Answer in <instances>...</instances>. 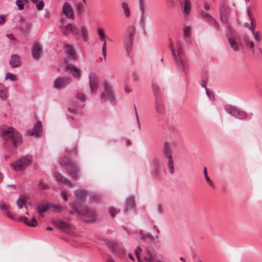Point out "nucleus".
<instances>
[{"instance_id":"nucleus-2","label":"nucleus","mask_w":262,"mask_h":262,"mask_svg":"<svg viewBox=\"0 0 262 262\" xmlns=\"http://www.w3.org/2000/svg\"><path fill=\"white\" fill-rule=\"evenodd\" d=\"M60 29L61 32L65 35L71 33L74 38L76 39H78L81 36L83 41H87L88 40L87 29L84 25L77 27L74 24H69L67 25H61Z\"/></svg>"},{"instance_id":"nucleus-54","label":"nucleus","mask_w":262,"mask_h":262,"mask_svg":"<svg viewBox=\"0 0 262 262\" xmlns=\"http://www.w3.org/2000/svg\"><path fill=\"white\" fill-rule=\"evenodd\" d=\"M141 249L140 247H137L135 250V254L139 262H141V258L140 257V253Z\"/></svg>"},{"instance_id":"nucleus-17","label":"nucleus","mask_w":262,"mask_h":262,"mask_svg":"<svg viewBox=\"0 0 262 262\" xmlns=\"http://www.w3.org/2000/svg\"><path fill=\"white\" fill-rule=\"evenodd\" d=\"M67 56L69 59L76 60L77 56L75 50L73 47L69 44L66 45L64 48Z\"/></svg>"},{"instance_id":"nucleus-46","label":"nucleus","mask_w":262,"mask_h":262,"mask_svg":"<svg viewBox=\"0 0 262 262\" xmlns=\"http://www.w3.org/2000/svg\"><path fill=\"white\" fill-rule=\"evenodd\" d=\"M45 6L44 2L42 0L39 1L36 4V8L38 11H41L43 9Z\"/></svg>"},{"instance_id":"nucleus-27","label":"nucleus","mask_w":262,"mask_h":262,"mask_svg":"<svg viewBox=\"0 0 262 262\" xmlns=\"http://www.w3.org/2000/svg\"><path fill=\"white\" fill-rule=\"evenodd\" d=\"M50 204H39L37 207V212L38 213L41 214L50 209Z\"/></svg>"},{"instance_id":"nucleus-52","label":"nucleus","mask_w":262,"mask_h":262,"mask_svg":"<svg viewBox=\"0 0 262 262\" xmlns=\"http://www.w3.org/2000/svg\"><path fill=\"white\" fill-rule=\"evenodd\" d=\"M16 5L18 7L19 10H22L24 9L25 3L21 0H16Z\"/></svg>"},{"instance_id":"nucleus-12","label":"nucleus","mask_w":262,"mask_h":262,"mask_svg":"<svg viewBox=\"0 0 262 262\" xmlns=\"http://www.w3.org/2000/svg\"><path fill=\"white\" fill-rule=\"evenodd\" d=\"M70 83V79L67 77H58L54 82V86L56 89H61Z\"/></svg>"},{"instance_id":"nucleus-24","label":"nucleus","mask_w":262,"mask_h":262,"mask_svg":"<svg viewBox=\"0 0 262 262\" xmlns=\"http://www.w3.org/2000/svg\"><path fill=\"white\" fill-rule=\"evenodd\" d=\"M135 206L134 199L133 196H129L126 199L124 207L125 212L128 211V208H133Z\"/></svg>"},{"instance_id":"nucleus-49","label":"nucleus","mask_w":262,"mask_h":262,"mask_svg":"<svg viewBox=\"0 0 262 262\" xmlns=\"http://www.w3.org/2000/svg\"><path fill=\"white\" fill-rule=\"evenodd\" d=\"M83 5L80 3L77 4L76 10L79 14H81L83 13Z\"/></svg>"},{"instance_id":"nucleus-15","label":"nucleus","mask_w":262,"mask_h":262,"mask_svg":"<svg viewBox=\"0 0 262 262\" xmlns=\"http://www.w3.org/2000/svg\"><path fill=\"white\" fill-rule=\"evenodd\" d=\"M32 57L35 59H38L42 54V47L38 42L35 43L31 48Z\"/></svg>"},{"instance_id":"nucleus-48","label":"nucleus","mask_w":262,"mask_h":262,"mask_svg":"<svg viewBox=\"0 0 262 262\" xmlns=\"http://www.w3.org/2000/svg\"><path fill=\"white\" fill-rule=\"evenodd\" d=\"M6 79H9L11 81H15L16 80V76L11 73H7L6 76Z\"/></svg>"},{"instance_id":"nucleus-26","label":"nucleus","mask_w":262,"mask_h":262,"mask_svg":"<svg viewBox=\"0 0 262 262\" xmlns=\"http://www.w3.org/2000/svg\"><path fill=\"white\" fill-rule=\"evenodd\" d=\"M201 15L206 18L207 20L213 23L216 26H217L216 21L207 12L202 11L201 12Z\"/></svg>"},{"instance_id":"nucleus-63","label":"nucleus","mask_w":262,"mask_h":262,"mask_svg":"<svg viewBox=\"0 0 262 262\" xmlns=\"http://www.w3.org/2000/svg\"><path fill=\"white\" fill-rule=\"evenodd\" d=\"M132 77L134 81H137L138 79V75L136 72L133 73Z\"/></svg>"},{"instance_id":"nucleus-5","label":"nucleus","mask_w":262,"mask_h":262,"mask_svg":"<svg viewBox=\"0 0 262 262\" xmlns=\"http://www.w3.org/2000/svg\"><path fill=\"white\" fill-rule=\"evenodd\" d=\"M135 29L133 27L128 28L123 38V46L128 55L132 50L133 42L135 37Z\"/></svg>"},{"instance_id":"nucleus-9","label":"nucleus","mask_w":262,"mask_h":262,"mask_svg":"<svg viewBox=\"0 0 262 262\" xmlns=\"http://www.w3.org/2000/svg\"><path fill=\"white\" fill-rule=\"evenodd\" d=\"M77 212L84 218L86 222H92L96 220L95 211L92 209H89L86 207H82L78 209Z\"/></svg>"},{"instance_id":"nucleus-1","label":"nucleus","mask_w":262,"mask_h":262,"mask_svg":"<svg viewBox=\"0 0 262 262\" xmlns=\"http://www.w3.org/2000/svg\"><path fill=\"white\" fill-rule=\"evenodd\" d=\"M0 134L8 146L12 145L16 148L21 142L20 135L13 127H1Z\"/></svg>"},{"instance_id":"nucleus-40","label":"nucleus","mask_w":262,"mask_h":262,"mask_svg":"<svg viewBox=\"0 0 262 262\" xmlns=\"http://www.w3.org/2000/svg\"><path fill=\"white\" fill-rule=\"evenodd\" d=\"M122 6L125 16L127 17L129 16L130 15V11L127 3L125 2L122 3Z\"/></svg>"},{"instance_id":"nucleus-51","label":"nucleus","mask_w":262,"mask_h":262,"mask_svg":"<svg viewBox=\"0 0 262 262\" xmlns=\"http://www.w3.org/2000/svg\"><path fill=\"white\" fill-rule=\"evenodd\" d=\"M76 97L77 99L81 100L82 102H84L85 100V95L81 93H80V92L77 93Z\"/></svg>"},{"instance_id":"nucleus-64","label":"nucleus","mask_w":262,"mask_h":262,"mask_svg":"<svg viewBox=\"0 0 262 262\" xmlns=\"http://www.w3.org/2000/svg\"><path fill=\"white\" fill-rule=\"evenodd\" d=\"M7 216L12 220H15V217L11 214L10 212L9 211H7Z\"/></svg>"},{"instance_id":"nucleus-45","label":"nucleus","mask_w":262,"mask_h":262,"mask_svg":"<svg viewBox=\"0 0 262 262\" xmlns=\"http://www.w3.org/2000/svg\"><path fill=\"white\" fill-rule=\"evenodd\" d=\"M103 41V45H102V53L104 57V59L106 60V42L105 41V39H104V41Z\"/></svg>"},{"instance_id":"nucleus-60","label":"nucleus","mask_w":262,"mask_h":262,"mask_svg":"<svg viewBox=\"0 0 262 262\" xmlns=\"http://www.w3.org/2000/svg\"><path fill=\"white\" fill-rule=\"evenodd\" d=\"M206 93L211 100H213L214 99L213 94L211 92H209L208 89H206Z\"/></svg>"},{"instance_id":"nucleus-38","label":"nucleus","mask_w":262,"mask_h":262,"mask_svg":"<svg viewBox=\"0 0 262 262\" xmlns=\"http://www.w3.org/2000/svg\"><path fill=\"white\" fill-rule=\"evenodd\" d=\"M31 28V24L29 23H25L21 26V29L25 33L29 32Z\"/></svg>"},{"instance_id":"nucleus-41","label":"nucleus","mask_w":262,"mask_h":262,"mask_svg":"<svg viewBox=\"0 0 262 262\" xmlns=\"http://www.w3.org/2000/svg\"><path fill=\"white\" fill-rule=\"evenodd\" d=\"M50 209L55 212H60L62 211V207L59 205L50 204Z\"/></svg>"},{"instance_id":"nucleus-32","label":"nucleus","mask_w":262,"mask_h":262,"mask_svg":"<svg viewBox=\"0 0 262 262\" xmlns=\"http://www.w3.org/2000/svg\"><path fill=\"white\" fill-rule=\"evenodd\" d=\"M243 43L248 49H253L254 47V43L251 41L248 37H244L243 39Z\"/></svg>"},{"instance_id":"nucleus-4","label":"nucleus","mask_w":262,"mask_h":262,"mask_svg":"<svg viewBox=\"0 0 262 262\" xmlns=\"http://www.w3.org/2000/svg\"><path fill=\"white\" fill-rule=\"evenodd\" d=\"M60 164L61 166L66 167V170L75 178L79 176V169L76 164L70 159L63 157L61 159Z\"/></svg>"},{"instance_id":"nucleus-44","label":"nucleus","mask_w":262,"mask_h":262,"mask_svg":"<svg viewBox=\"0 0 262 262\" xmlns=\"http://www.w3.org/2000/svg\"><path fill=\"white\" fill-rule=\"evenodd\" d=\"M134 110H135V117H136V122H137V124L138 125V129L139 130H141V125H140V121H139L138 113L137 112V110L135 105H134Z\"/></svg>"},{"instance_id":"nucleus-30","label":"nucleus","mask_w":262,"mask_h":262,"mask_svg":"<svg viewBox=\"0 0 262 262\" xmlns=\"http://www.w3.org/2000/svg\"><path fill=\"white\" fill-rule=\"evenodd\" d=\"M8 94V90L3 84L0 83V97L5 99Z\"/></svg>"},{"instance_id":"nucleus-19","label":"nucleus","mask_w":262,"mask_h":262,"mask_svg":"<svg viewBox=\"0 0 262 262\" xmlns=\"http://www.w3.org/2000/svg\"><path fill=\"white\" fill-rule=\"evenodd\" d=\"M155 106V110L158 114L163 115L165 113V106L162 101L161 97L156 98Z\"/></svg>"},{"instance_id":"nucleus-47","label":"nucleus","mask_w":262,"mask_h":262,"mask_svg":"<svg viewBox=\"0 0 262 262\" xmlns=\"http://www.w3.org/2000/svg\"><path fill=\"white\" fill-rule=\"evenodd\" d=\"M17 205L19 208H21L24 206L27 207L25 200H21L20 198H19L17 201Z\"/></svg>"},{"instance_id":"nucleus-61","label":"nucleus","mask_w":262,"mask_h":262,"mask_svg":"<svg viewBox=\"0 0 262 262\" xmlns=\"http://www.w3.org/2000/svg\"><path fill=\"white\" fill-rule=\"evenodd\" d=\"M6 20L5 16L3 15H0V25H3Z\"/></svg>"},{"instance_id":"nucleus-37","label":"nucleus","mask_w":262,"mask_h":262,"mask_svg":"<svg viewBox=\"0 0 262 262\" xmlns=\"http://www.w3.org/2000/svg\"><path fill=\"white\" fill-rule=\"evenodd\" d=\"M247 116L248 114L246 112L239 110L235 117L239 119L245 120L247 118Z\"/></svg>"},{"instance_id":"nucleus-55","label":"nucleus","mask_w":262,"mask_h":262,"mask_svg":"<svg viewBox=\"0 0 262 262\" xmlns=\"http://www.w3.org/2000/svg\"><path fill=\"white\" fill-rule=\"evenodd\" d=\"M108 212L111 216L114 217L119 212V211L115 210L114 208H110L108 209Z\"/></svg>"},{"instance_id":"nucleus-29","label":"nucleus","mask_w":262,"mask_h":262,"mask_svg":"<svg viewBox=\"0 0 262 262\" xmlns=\"http://www.w3.org/2000/svg\"><path fill=\"white\" fill-rule=\"evenodd\" d=\"M139 8L141 11V21L143 23L145 21V7L143 0H139Z\"/></svg>"},{"instance_id":"nucleus-34","label":"nucleus","mask_w":262,"mask_h":262,"mask_svg":"<svg viewBox=\"0 0 262 262\" xmlns=\"http://www.w3.org/2000/svg\"><path fill=\"white\" fill-rule=\"evenodd\" d=\"M183 34L184 38H189L191 35L190 27L187 26H185L183 29Z\"/></svg>"},{"instance_id":"nucleus-22","label":"nucleus","mask_w":262,"mask_h":262,"mask_svg":"<svg viewBox=\"0 0 262 262\" xmlns=\"http://www.w3.org/2000/svg\"><path fill=\"white\" fill-rule=\"evenodd\" d=\"M225 110L227 113L235 117L237 116L239 111V110L236 107L230 105H226L225 106Z\"/></svg>"},{"instance_id":"nucleus-35","label":"nucleus","mask_w":262,"mask_h":262,"mask_svg":"<svg viewBox=\"0 0 262 262\" xmlns=\"http://www.w3.org/2000/svg\"><path fill=\"white\" fill-rule=\"evenodd\" d=\"M87 195L86 192L84 190H78L76 191L75 195L77 199H83Z\"/></svg>"},{"instance_id":"nucleus-20","label":"nucleus","mask_w":262,"mask_h":262,"mask_svg":"<svg viewBox=\"0 0 262 262\" xmlns=\"http://www.w3.org/2000/svg\"><path fill=\"white\" fill-rule=\"evenodd\" d=\"M144 259L147 262H164L158 259V255L156 253L151 251H148Z\"/></svg>"},{"instance_id":"nucleus-33","label":"nucleus","mask_w":262,"mask_h":262,"mask_svg":"<svg viewBox=\"0 0 262 262\" xmlns=\"http://www.w3.org/2000/svg\"><path fill=\"white\" fill-rule=\"evenodd\" d=\"M221 20L223 24H226L228 21L227 14L225 12L224 8H221L220 10Z\"/></svg>"},{"instance_id":"nucleus-25","label":"nucleus","mask_w":262,"mask_h":262,"mask_svg":"<svg viewBox=\"0 0 262 262\" xmlns=\"http://www.w3.org/2000/svg\"><path fill=\"white\" fill-rule=\"evenodd\" d=\"M163 152L165 156L168 159L171 158V148L170 145L168 143H165L164 146Z\"/></svg>"},{"instance_id":"nucleus-53","label":"nucleus","mask_w":262,"mask_h":262,"mask_svg":"<svg viewBox=\"0 0 262 262\" xmlns=\"http://www.w3.org/2000/svg\"><path fill=\"white\" fill-rule=\"evenodd\" d=\"M252 34L254 36L255 40L257 42H259L260 41V35L259 32H253Z\"/></svg>"},{"instance_id":"nucleus-42","label":"nucleus","mask_w":262,"mask_h":262,"mask_svg":"<svg viewBox=\"0 0 262 262\" xmlns=\"http://www.w3.org/2000/svg\"><path fill=\"white\" fill-rule=\"evenodd\" d=\"M168 167L170 173H173L174 172V165L172 158L168 159Z\"/></svg>"},{"instance_id":"nucleus-8","label":"nucleus","mask_w":262,"mask_h":262,"mask_svg":"<svg viewBox=\"0 0 262 262\" xmlns=\"http://www.w3.org/2000/svg\"><path fill=\"white\" fill-rule=\"evenodd\" d=\"M151 174L156 178H160L163 173H165L163 166L157 159H153L151 163Z\"/></svg>"},{"instance_id":"nucleus-10","label":"nucleus","mask_w":262,"mask_h":262,"mask_svg":"<svg viewBox=\"0 0 262 262\" xmlns=\"http://www.w3.org/2000/svg\"><path fill=\"white\" fill-rule=\"evenodd\" d=\"M66 66L65 68L66 71L72 75L75 78L79 79L81 76V72L80 69L75 67L74 64L68 63L67 59H65Z\"/></svg>"},{"instance_id":"nucleus-23","label":"nucleus","mask_w":262,"mask_h":262,"mask_svg":"<svg viewBox=\"0 0 262 262\" xmlns=\"http://www.w3.org/2000/svg\"><path fill=\"white\" fill-rule=\"evenodd\" d=\"M191 3L188 0H184V5L182 9V12L184 15L186 16L189 14L191 10Z\"/></svg>"},{"instance_id":"nucleus-43","label":"nucleus","mask_w":262,"mask_h":262,"mask_svg":"<svg viewBox=\"0 0 262 262\" xmlns=\"http://www.w3.org/2000/svg\"><path fill=\"white\" fill-rule=\"evenodd\" d=\"M204 175H205V180L207 181V182L208 183V184L210 186L213 187V184L212 183V182L211 181L209 177L208 176L207 171V168L206 167H205L204 168Z\"/></svg>"},{"instance_id":"nucleus-56","label":"nucleus","mask_w":262,"mask_h":262,"mask_svg":"<svg viewBox=\"0 0 262 262\" xmlns=\"http://www.w3.org/2000/svg\"><path fill=\"white\" fill-rule=\"evenodd\" d=\"M37 225V221L34 217L32 219L31 222H29V224H28V226L31 227H35Z\"/></svg>"},{"instance_id":"nucleus-31","label":"nucleus","mask_w":262,"mask_h":262,"mask_svg":"<svg viewBox=\"0 0 262 262\" xmlns=\"http://www.w3.org/2000/svg\"><path fill=\"white\" fill-rule=\"evenodd\" d=\"M152 89L155 94V96L156 98H160L161 97V90L159 88V86L156 84L154 83L152 84Z\"/></svg>"},{"instance_id":"nucleus-58","label":"nucleus","mask_w":262,"mask_h":262,"mask_svg":"<svg viewBox=\"0 0 262 262\" xmlns=\"http://www.w3.org/2000/svg\"><path fill=\"white\" fill-rule=\"evenodd\" d=\"M0 209L3 211H7L9 209V206L5 204L1 203L0 205Z\"/></svg>"},{"instance_id":"nucleus-13","label":"nucleus","mask_w":262,"mask_h":262,"mask_svg":"<svg viewBox=\"0 0 262 262\" xmlns=\"http://www.w3.org/2000/svg\"><path fill=\"white\" fill-rule=\"evenodd\" d=\"M62 12L67 18L73 19L74 14L72 6L68 2L63 4Z\"/></svg>"},{"instance_id":"nucleus-7","label":"nucleus","mask_w":262,"mask_h":262,"mask_svg":"<svg viewBox=\"0 0 262 262\" xmlns=\"http://www.w3.org/2000/svg\"><path fill=\"white\" fill-rule=\"evenodd\" d=\"M104 92L101 94V99L102 102L108 101L113 104L115 102V97L114 95L112 87L110 83L105 81L104 83Z\"/></svg>"},{"instance_id":"nucleus-50","label":"nucleus","mask_w":262,"mask_h":262,"mask_svg":"<svg viewBox=\"0 0 262 262\" xmlns=\"http://www.w3.org/2000/svg\"><path fill=\"white\" fill-rule=\"evenodd\" d=\"M38 188L40 189L45 190L48 188V185L45 184L42 181H39L38 183Z\"/></svg>"},{"instance_id":"nucleus-62","label":"nucleus","mask_w":262,"mask_h":262,"mask_svg":"<svg viewBox=\"0 0 262 262\" xmlns=\"http://www.w3.org/2000/svg\"><path fill=\"white\" fill-rule=\"evenodd\" d=\"M61 195L64 201H67L68 200V196L65 191L62 192Z\"/></svg>"},{"instance_id":"nucleus-36","label":"nucleus","mask_w":262,"mask_h":262,"mask_svg":"<svg viewBox=\"0 0 262 262\" xmlns=\"http://www.w3.org/2000/svg\"><path fill=\"white\" fill-rule=\"evenodd\" d=\"M57 224L61 228L64 229V230H69L70 229L69 225L66 222L63 221H59Z\"/></svg>"},{"instance_id":"nucleus-16","label":"nucleus","mask_w":262,"mask_h":262,"mask_svg":"<svg viewBox=\"0 0 262 262\" xmlns=\"http://www.w3.org/2000/svg\"><path fill=\"white\" fill-rule=\"evenodd\" d=\"M89 82L92 92H96L98 86V79L95 74L91 73L89 75Z\"/></svg>"},{"instance_id":"nucleus-6","label":"nucleus","mask_w":262,"mask_h":262,"mask_svg":"<svg viewBox=\"0 0 262 262\" xmlns=\"http://www.w3.org/2000/svg\"><path fill=\"white\" fill-rule=\"evenodd\" d=\"M32 161V158L30 156L25 155L20 157V158L14 163H11L10 165L13 169L16 171H22L28 167Z\"/></svg>"},{"instance_id":"nucleus-18","label":"nucleus","mask_w":262,"mask_h":262,"mask_svg":"<svg viewBox=\"0 0 262 262\" xmlns=\"http://www.w3.org/2000/svg\"><path fill=\"white\" fill-rule=\"evenodd\" d=\"M41 133V123L40 121H38L32 130L30 132L29 131L28 132L29 135L33 136L35 137H39Z\"/></svg>"},{"instance_id":"nucleus-21","label":"nucleus","mask_w":262,"mask_h":262,"mask_svg":"<svg viewBox=\"0 0 262 262\" xmlns=\"http://www.w3.org/2000/svg\"><path fill=\"white\" fill-rule=\"evenodd\" d=\"M9 63L12 68H16L20 66L21 62L19 56L16 54L12 55Z\"/></svg>"},{"instance_id":"nucleus-59","label":"nucleus","mask_w":262,"mask_h":262,"mask_svg":"<svg viewBox=\"0 0 262 262\" xmlns=\"http://www.w3.org/2000/svg\"><path fill=\"white\" fill-rule=\"evenodd\" d=\"M255 29V24L254 23H250V25H249V27L248 29L251 31L252 33L253 32H255V31H254Z\"/></svg>"},{"instance_id":"nucleus-14","label":"nucleus","mask_w":262,"mask_h":262,"mask_svg":"<svg viewBox=\"0 0 262 262\" xmlns=\"http://www.w3.org/2000/svg\"><path fill=\"white\" fill-rule=\"evenodd\" d=\"M110 247L112 250L118 256H121L124 253V250L121 244L116 242L110 243Z\"/></svg>"},{"instance_id":"nucleus-11","label":"nucleus","mask_w":262,"mask_h":262,"mask_svg":"<svg viewBox=\"0 0 262 262\" xmlns=\"http://www.w3.org/2000/svg\"><path fill=\"white\" fill-rule=\"evenodd\" d=\"M228 41L230 47L234 52L238 51L240 47L244 48V45L241 42L240 38L237 35L230 37L228 39Z\"/></svg>"},{"instance_id":"nucleus-57","label":"nucleus","mask_w":262,"mask_h":262,"mask_svg":"<svg viewBox=\"0 0 262 262\" xmlns=\"http://www.w3.org/2000/svg\"><path fill=\"white\" fill-rule=\"evenodd\" d=\"M19 221L23 222L24 223H25L27 225H28V224H29V220L27 217L25 216H21L18 219Z\"/></svg>"},{"instance_id":"nucleus-28","label":"nucleus","mask_w":262,"mask_h":262,"mask_svg":"<svg viewBox=\"0 0 262 262\" xmlns=\"http://www.w3.org/2000/svg\"><path fill=\"white\" fill-rule=\"evenodd\" d=\"M55 176L57 181L58 182L68 185H71L70 182L66 178H64L60 173L57 172L55 173Z\"/></svg>"},{"instance_id":"nucleus-39","label":"nucleus","mask_w":262,"mask_h":262,"mask_svg":"<svg viewBox=\"0 0 262 262\" xmlns=\"http://www.w3.org/2000/svg\"><path fill=\"white\" fill-rule=\"evenodd\" d=\"M97 34L101 41H104V39H105L106 36L104 34V31L103 29L99 28L97 29Z\"/></svg>"},{"instance_id":"nucleus-3","label":"nucleus","mask_w":262,"mask_h":262,"mask_svg":"<svg viewBox=\"0 0 262 262\" xmlns=\"http://www.w3.org/2000/svg\"><path fill=\"white\" fill-rule=\"evenodd\" d=\"M170 47L177 66L181 70H185L187 68V60L181 43L179 41L176 42V49L172 43Z\"/></svg>"}]
</instances>
